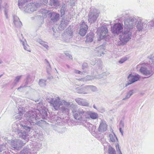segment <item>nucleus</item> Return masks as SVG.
I'll return each mask as SVG.
<instances>
[{
    "instance_id": "obj_1",
    "label": "nucleus",
    "mask_w": 154,
    "mask_h": 154,
    "mask_svg": "<svg viewBox=\"0 0 154 154\" xmlns=\"http://www.w3.org/2000/svg\"><path fill=\"white\" fill-rule=\"evenodd\" d=\"M52 97H47L46 100L48 102L53 106L56 110H58L61 107V110L64 113L68 114L70 111L69 106L71 108L72 112L74 118L81 122H86L91 118L96 119L98 117L97 113L91 111H86L81 108H78V106L74 103L71 104L70 102L64 100H60V98L57 95L52 94Z\"/></svg>"
},
{
    "instance_id": "obj_2",
    "label": "nucleus",
    "mask_w": 154,
    "mask_h": 154,
    "mask_svg": "<svg viewBox=\"0 0 154 154\" xmlns=\"http://www.w3.org/2000/svg\"><path fill=\"white\" fill-rule=\"evenodd\" d=\"M32 127L25 125L23 123L21 122L18 124L17 122L14 123L12 126V131L16 133L21 138L26 141L28 140V133L29 132Z\"/></svg>"
},
{
    "instance_id": "obj_3",
    "label": "nucleus",
    "mask_w": 154,
    "mask_h": 154,
    "mask_svg": "<svg viewBox=\"0 0 154 154\" xmlns=\"http://www.w3.org/2000/svg\"><path fill=\"white\" fill-rule=\"evenodd\" d=\"M37 110L29 111L27 112L24 115V121L23 122L25 125L28 126L29 124H36L40 119L37 114Z\"/></svg>"
},
{
    "instance_id": "obj_4",
    "label": "nucleus",
    "mask_w": 154,
    "mask_h": 154,
    "mask_svg": "<svg viewBox=\"0 0 154 154\" xmlns=\"http://www.w3.org/2000/svg\"><path fill=\"white\" fill-rule=\"evenodd\" d=\"M140 66L139 71L143 75L147 76L146 78L150 77L154 73V68L152 67V65L146 63Z\"/></svg>"
},
{
    "instance_id": "obj_5",
    "label": "nucleus",
    "mask_w": 154,
    "mask_h": 154,
    "mask_svg": "<svg viewBox=\"0 0 154 154\" xmlns=\"http://www.w3.org/2000/svg\"><path fill=\"white\" fill-rule=\"evenodd\" d=\"M39 16H41L42 18H46L48 15L51 17V20L53 22L57 21L60 19V14L56 12L51 13L49 11L45 9H42L40 10Z\"/></svg>"
},
{
    "instance_id": "obj_6",
    "label": "nucleus",
    "mask_w": 154,
    "mask_h": 154,
    "mask_svg": "<svg viewBox=\"0 0 154 154\" xmlns=\"http://www.w3.org/2000/svg\"><path fill=\"white\" fill-rule=\"evenodd\" d=\"M132 31L125 29L119 35V39L123 44H125L132 38Z\"/></svg>"
},
{
    "instance_id": "obj_7",
    "label": "nucleus",
    "mask_w": 154,
    "mask_h": 154,
    "mask_svg": "<svg viewBox=\"0 0 154 154\" xmlns=\"http://www.w3.org/2000/svg\"><path fill=\"white\" fill-rule=\"evenodd\" d=\"M136 18L131 17L125 19L124 21L125 29L132 31V29L135 27Z\"/></svg>"
},
{
    "instance_id": "obj_8",
    "label": "nucleus",
    "mask_w": 154,
    "mask_h": 154,
    "mask_svg": "<svg viewBox=\"0 0 154 154\" xmlns=\"http://www.w3.org/2000/svg\"><path fill=\"white\" fill-rule=\"evenodd\" d=\"M140 78V76L139 74H130L127 77L128 81L125 84V87H127L129 85H131L135 82L138 81Z\"/></svg>"
},
{
    "instance_id": "obj_9",
    "label": "nucleus",
    "mask_w": 154,
    "mask_h": 154,
    "mask_svg": "<svg viewBox=\"0 0 154 154\" xmlns=\"http://www.w3.org/2000/svg\"><path fill=\"white\" fill-rule=\"evenodd\" d=\"M99 16L97 10L95 9L91 8L88 15V21L90 23H94Z\"/></svg>"
},
{
    "instance_id": "obj_10",
    "label": "nucleus",
    "mask_w": 154,
    "mask_h": 154,
    "mask_svg": "<svg viewBox=\"0 0 154 154\" xmlns=\"http://www.w3.org/2000/svg\"><path fill=\"white\" fill-rule=\"evenodd\" d=\"M136 18L135 25H136V27L137 29V31H141L143 29V27L146 26V23H147V21L146 20L143 21L141 17H137Z\"/></svg>"
},
{
    "instance_id": "obj_11",
    "label": "nucleus",
    "mask_w": 154,
    "mask_h": 154,
    "mask_svg": "<svg viewBox=\"0 0 154 154\" xmlns=\"http://www.w3.org/2000/svg\"><path fill=\"white\" fill-rule=\"evenodd\" d=\"M10 145L14 149H19L26 143H24L21 140L18 139L12 140L10 141Z\"/></svg>"
},
{
    "instance_id": "obj_12",
    "label": "nucleus",
    "mask_w": 154,
    "mask_h": 154,
    "mask_svg": "<svg viewBox=\"0 0 154 154\" xmlns=\"http://www.w3.org/2000/svg\"><path fill=\"white\" fill-rule=\"evenodd\" d=\"M123 25L120 23L115 24L112 28L111 31L114 34L118 35L122 31Z\"/></svg>"
},
{
    "instance_id": "obj_13",
    "label": "nucleus",
    "mask_w": 154,
    "mask_h": 154,
    "mask_svg": "<svg viewBox=\"0 0 154 154\" xmlns=\"http://www.w3.org/2000/svg\"><path fill=\"white\" fill-rule=\"evenodd\" d=\"M98 33H99V35L101 39L105 38L107 35L108 29L106 27L102 26L98 29L97 30Z\"/></svg>"
},
{
    "instance_id": "obj_14",
    "label": "nucleus",
    "mask_w": 154,
    "mask_h": 154,
    "mask_svg": "<svg viewBox=\"0 0 154 154\" xmlns=\"http://www.w3.org/2000/svg\"><path fill=\"white\" fill-rule=\"evenodd\" d=\"M38 6V5L37 3H30L26 7L24 11L28 13L33 12L37 10Z\"/></svg>"
},
{
    "instance_id": "obj_15",
    "label": "nucleus",
    "mask_w": 154,
    "mask_h": 154,
    "mask_svg": "<svg viewBox=\"0 0 154 154\" xmlns=\"http://www.w3.org/2000/svg\"><path fill=\"white\" fill-rule=\"evenodd\" d=\"M20 42L23 47L24 49L30 52L29 46L27 44L26 41L23 36L21 34H19L18 35Z\"/></svg>"
},
{
    "instance_id": "obj_16",
    "label": "nucleus",
    "mask_w": 154,
    "mask_h": 154,
    "mask_svg": "<svg viewBox=\"0 0 154 154\" xmlns=\"http://www.w3.org/2000/svg\"><path fill=\"white\" fill-rule=\"evenodd\" d=\"M105 47L104 46L100 45L96 48L94 51V54L95 56L99 57L102 56V54H104Z\"/></svg>"
},
{
    "instance_id": "obj_17",
    "label": "nucleus",
    "mask_w": 154,
    "mask_h": 154,
    "mask_svg": "<svg viewBox=\"0 0 154 154\" xmlns=\"http://www.w3.org/2000/svg\"><path fill=\"white\" fill-rule=\"evenodd\" d=\"M75 101L80 106L85 107H88L89 106V103L86 99L77 98L75 99Z\"/></svg>"
},
{
    "instance_id": "obj_18",
    "label": "nucleus",
    "mask_w": 154,
    "mask_h": 154,
    "mask_svg": "<svg viewBox=\"0 0 154 154\" xmlns=\"http://www.w3.org/2000/svg\"><path fill=\"white\" fill-rule=\"evenodd\" d=\"M107 125L106 122L104 120H101L100 122V125L98 128V131L100 133H103L106 131Z\"/></svg>"
},
{
    "instance_id": "obj_19",
    "label": "nucleus",
    "mask_w": 154,
    "mask_h": 154,
    "mask_svg": "<svg viewBox=\"0 0 154 154\" xmlns=\"http://www.w3.org/2000/svg\"><path fill=\"white\" fill-rule=\"evenodd\" d=\"M69 22V18L66 17L63 18L60 22L59 27L61 29H64L66 28Z\"/></svg>"
},
{
    "instance_id": "obj_20",
    "label": "nucleus",
    "mask_w": 154,
    "mask_h": 154,
    "mask_svg": "<svg viewBox=\"0 0 154 154\" xmlns=\"http://www.w3.org/2000/svg\"><path fill=\"white\" fill-rule=\"evenodd\" d=\"M2 1V0H0V9L1 10L2 9V8H4V12L5 16L7 19H8V5L5 3H4L3 4Z\"/></svg>"
},
{
    "instance_id": "obj_21",
    "label": "nucleus",
    "mask_w": 154,
    "mask_h": 154,
    "mask_svg": "<svg viewBox=\"0 0 154 154\" xmlns=\"http://www.w3.org/2000/svg\"><path fill=\"white\" fill-rule=\"evenodd\" d=\"M88 29V26L85 23H83L81 26L79 34L82 36H84L87 33Z\"/></svg>"
},
{
    "instance_id": "obj_22",
    "label": "nucleus",
    "mask_w": 154,
    "mask_h": 154,
    "mask_svg": "<svg viewBox=\"0 0 154 154\" xmlns=\"http://www.w3.org/2000/svg\"><path fill=\"white\" fill-rule=\"evenodd\" d=\"M13 24L17 28L20 27L22 26V23L20 21L19 18L16 15L13 16Z\"/></svg>"
},
{
    "instance_id": "obj_23",
    "label": "nucleus",
    "mask_w": 154,
    "mask_h": 154,
    "mask_svg": "<svg viewBox=\"0 0 154 154\" xmlns=\"http://www.w3.org/2000/svg\"><path fill=\"white\" fill-rule=\"evenodd\" d=\"M31 0H19L18 1V5L19 8L22 9L25 8L27 6V3L29 2Z\"/></svg>"
},
{
    "instance_id": "obj_24",
    "label": "nucleus",
    "mask_w": 154,
    "mask_h": 154,
    "mask_svg": "<svg viewBox=\"0 0 154 154\" xmlns=\"http://www.w3.org/2000/svg\"><path fill=\"white\" fill-rule=\"evenodd\" d=\"M43 109H35V110H38L37 114L39 113L42 116V117L43 119H45L47 116L48 114L47 112L46 108L45 107H43Z\"/></svg>"
},
{
    "instance_id": "obj_25",
    "label": "nucleus",
    "mask_w": 154,
    "mask_h": 154,
    "mask_svg": "<svg viewBox=\"0 0 154 154\" xmlns=\"http://www.w3.org/2000/svg\"><path fill=\"white\" fill-rule=\"evenodd\" d=\"M101 77V76L100 75H98L95 76L88 75L85 78H81L80 80L82 81L83 82H86L88 81L92 80L95 78L100 79Z\"/></svg>"
},
{
    "instance_id": "obj_26",
    "label": "nucleus",
    "mask_w": 154,
    "mask_h": 154,
    "mask_svg": "<svg viewBox=\"0 0 154 154\" xmlns=\"http://www.w3.org/2000/svg\"><path fill=\"white\" fill-rule=\"evenodd\" d=\"M86 37V42H92L93 40V38H94L93 33L91 32L88 34L87 35Z\"/></svg>"
},
{
    "instance_id": "obj_27",
    "label": "nucleus",
    "mask_w": 154,
    "mask_h": 154,
    "mask_svg": "<svg viewBox=\"0 0 154 154\" xmlns=\"http://www.w3.org/2000/svg\"><path fill=\"white\" fill-rule=\"evenodd\" d=\"M88 129L89 131L92 133L93 132H94L96 129V126L90 123H88Z\"/></svg>"
},
{
    "instance_id": "obj_28",
    "label": "nucleus",
    "mask_w": 154,
    "mask_h": 154,
    "mask_svg": "<svg viewBox=\"0 0 154 154\" xmlns=\"http://www.w3.org/2000/svg\"><path fill=\"white\" fill-rule=\"evenodd\" d=\"M149 60V64L152 65V67L154 66V54H152L149 56L148 57Z\"/></svg>"
},
{
    "instance_id": "obj_29",
    "label": "nucleus",
    "mask_w": 154,
    "mask_h": 154,
    "mask_svg": "<svg viewBox=\"0 0 154 154\" xmlns=\"http://www.w3.org/2000/svg\"><path fill=\"white\" fill-rule=\"evenodd\" d=\"M85 88L87 90H91L93 91H97V87L93 85H86L85 86Z\"/></svg>"
},
{
    "instance_id": "obj_30",
    "label": "nucleus",
    "mask_w": 154,
    "mask_h": 154,
    "mask_svg": "<svg viewBox=\"0 0 154 154\" xmlns=\"http://www.w3.org/2000/svg\"><path fill=\"white\" fill-rule=\"evenodd\" d=\"M19 154H31V152L29 148H24Z\"/></svg>"
},
{
    "instance_id": "obj_31",
    "label": "nucleus",
    "mask_w": 154,
    "mask_h": 154,
    "mask_svg": "<svg viewBox=\"0 0 154 154\" xmlns=\"http://www.w3.org/2000/svg\"><path fill=\"white\" fill-rule=\"evenodd\" d=\"M134 93V90H132L129 91L127 94L125 98L123 99L122 100H125L126 99L129 98Z\"/></svg>"
},
{
    "instance_id": "obj_32",
    "label": "nucleus",
    "mask_w": 154,
    "mask_h": 154,
    "mask_svg": "<svg viewBox=\"0 0 154 154\" xmlns=\"http://www.w3.org/2000/svg\"><path fill=\"white\" fill-rule=\"evenodd\" d=\"M109 138L111 142H115L116 140H118L115 134L113 133L109 135Z\"/></svg>"
},
{
    "instance_id": "obj_33",
    "label": "nucleus",
    "mask_w": 154,
    "mask_h": 154,
    "mask_svg": "<svg viewBox=\"0 0 154 154\" xmlns=\"http://www.w3.org/2000/svg\"><path fill=\"white\" fill-rule=\"evenodd\" d=\"M87 90V89L85 88V86L84 88H82L78 89L77 91L78 93L85 94L87 93L86 92Z\"/></svg>"
},
{
    "instance_id": "obj_34",
    "label": "nucleus",
    "mask_w": 154,
    "mask_h": 154,
    "mask_svg": "<svg viewBox=\"0 0 154 154\" xmlns=\"http://www.w3.org/2000/svg\"><path fill=\"white\" fill-rule=\"evenodd\" d=\"M22 75H18L15 77L13 82V84L14 85L17 84L19 82L20 80L21 79Z\"/></svg>"
},
{
    "instance_id": "obj_35",
    "label": "nucleus",
    "mask_w": 154,
    "mask_h": 154,
    "mask_svg": "<svg viewBox=\"0 0 154 154\" xmlns=\"http://www.w3.org/2000/svg\"><path fill=\"white\" fill-rule=\"evenodd\" d=\"M108 152L109 154H116L115 149L110 146H109Z\"/></svg>"
},
{
    "instance_id": "obj_36",
    "label": "nucleus",
    "mask_w": 154,
    "mask_h": 154,
    "mask_svg": "<svg viewBox=\"0 0 154 154\" xmlns=\"http://www.w3.org/2000/svg\"><path fill=\"white\" fill-rule=\"evenodd\" d=\"M38 84L41 87H44L46 85V80L42 79H40Z\"/></svg>"
},
{
    "instance_id": "obj_37",
    "label": "nucleus",
    "mask_w": 154,
    "mask_h": 154,
    "mask_svg": "<svg viewBox=\"0 0 154 154\" xmlns=\"http://www.w3.org/2000/svg\"><path fill=\"white\" fill-rule=\"evenodd\" d=\"M29 78V76H28L26 78V82H25L24 84H23L21 85L19 88H17L18 90H19L21 88H24L26 87L27 86V85L28 83V79Z\"/></svg>"
},
{
    "instance_id": "obj_38",
    "label": "nucleus",
    "mask_w": 154,
    "mask_h": 154,
    "mask_svg": "<svg viewBox=\"0 0 154 154\" xmlns=\"http://www.w3.org/2000/svg\"><path fill=\"white\" fill-rule=\"evenodd\" d=\"M45 63L46 65L47 72H48V71H49L51 70V67L48 60L45 59Z\"/></svg>"
},
{
    "instance_id": "obj_39",
    "label": "nucleus",
    "mask_w": 154,
    "mask_h": 154,
    "mask_svg": "<svg viewBox=\"0 0 154 154\" xmlns=\"http://www.w3.org/2000/svg\"><path fill=\"white\" fill-rule=\"evenodd\" d=\"M50 4L51 5H54L57 7L59 5V2L57 0H50Z\"/></svg>"
},
{
    "instance_id": "obj_40",
    "label": "nucleus",
    "mask_w": 154,
    "mask_h": 154,
    "mask_svg": "<svg viewBox=\"0 0 154 154\" xmlns=\"http://www.w3.org/2000/svg\"><path fill=\"white\" fill-rule=\"evenodd\" d=\"M65 5L63 4L61 8L60 12L61 16L65 14Z\"/></svg>"
},
{
    "instance_id": "obj_41",
    "label": "nucleus",
    "mask_w": 154,
    "mask_h": 154,
    "mask_svg": "<svg viewBox=\"0 0 154 154\" xmlns=\"http://www.w3.org/2000/svg\"><path fill=\"white\" fill-rule=\"evenodd\" d=\"M18 114H23L25 112V109L23 107H19L18 108Z\"/></svg>"
},
{
    "instance_id": "obj_42",
    "label": "nucleus",
    "mask_w": 154,
    "mask_h": 154,
    "mask_svg": "<svg viewBox=\"0 0 154 154\" xmlns=\"http://www.w3.org/2000/svg\"><path fill=\"white\" fill-rule=\"evenodd\" d=\"M6 143H3V144H0V152L5 149L6 148Z\"/></svg>"
},
{
    "instance_id": "obj_43",
    "label": "nucleus",
    "mask_w": 154,
    "mask_h": 154,
    "mask_svg": "<svg viewBox=\"0 0 154 154\" xmlns=\"http://www.w3.org/2000/svg\"><path fill=\"white\" fill-rule=\"evenodd\" d=\"M43 107H45L43 106V103L42 102L39 103L37 104V108L38 109H43Z\"/></svg>"
},
{
    "instance_id": "obj_44",
    "label": "nucleus",
    "mask_w": 154,
    "mask_h": 154,
    "mask_svg": "<svg viewBox=\"0 0 154 154\" xmlns=\"http://www.w3.org/2000/svg\"><path fill=\"white\" fill-rule=\"evenodd\" d=\"M116 148L117 152L119 154H122L120 150V149L119 146V145L118 143L116 145Z\"/></svg>"
},
{
    "instance_id": "obj_45",
    "label": "nucleus",
    "mask_w": 154,
    "mask_h": 154,
    "mask_svg": "<svg viewBox=\"0 0 154 154\" xmlns=\"http://www.w3.org/2000/svg\"><path fill=\"white\" fill-rule=\"evenodd\" d=\"M74 72L75 73H76V74L78 73V74H79L80 75H82V74H83V72L85 73V72H81L79 70H76V69H75L74 71Z\"/></svg>"
},
{
    "instance_id": "obj_46",
    "label": "nucleus",
    "mask_w": 154,
    "mask_h": 154,
    "mask_svg": "<svg viewBox=\"0 0 154 154\" xmlns=\"http://www.w3.org/2000/svg\"><path fill=\"white\" fill-rule=\"evenodd\" d=\"M147 25L149 26H154V20L151 21L147 23Z\"/></svg>"
},
{
    "instance_id": "obj_47",
    "label": "nucleus",
    "mask_w": 154,
    "mask_h": 154,
    "mask_svg": "<svg viewBox=\"0 0 154 154\" xmlns=\"http://www.w3.org/2000/svg\"><path fill=\"white\" fill-rule=\"evenodd\" d=\"M42 45L46 49L48 50L49 48V46L45 42H44L43 44H42Z\"/></svg>"
},
{
    "instance_id": "obj_48",
    "label": "nucleus",
    "mask_w": 154,
    "mask_h": 154,
    "mask_svg": "<svg viewBox=\"0 0 154 154\" xmlns=\"http://www.w3.org/2000/svg\"><path fill=\"white\" fill-rule=\"evenodd\" d=\"M127 60V58H124L121 59L119 61V63H124Z\"/></svg>"
},
{
    "instance_id": "obj_49",
    "label": "nucleus",
    "mask_w": 154,
    "mask_h": 154,
    "mask_svg": "<svg viewBox=\"0 0 154 154\" xmlns=\"http://www.w3.org/2000/svg\"><path fill=\"white\" fill-rule=\"evenodd\" d=\"M65 55L67 57H68V58L70 59H72V56L69 53L66 52L65 53Z\"/></svg>"
},
{
    "instance_id": "obj_50",
    "label": "nucleus",
    "mask_w": 154,
    "mask_h": 154,
    "mask_svg": "<svg viewBox=\"0 0 154 154\" xmlns=\"http://www.w3.org/2000/svg\"><path fill=\"white\" fill-rule=\"evenodd\" d=\"M17 116H15V118L16 119H18L19 120L22 117L23 114H19Z\"/></svg>"
},
{
    "instance_id": "obj_51",
    "label": "nucleus",
    "mask_w": 154,
    "mask_h": 154,
    "mask_svg": "<svg viewBox=\"0 0 154 154\" xmlns=\"http://www.w3.org/2000/svg\"><path fill=\"white\" fill-rule=\"evenodd\" d=\"M88 66V65L87 63H84L82 65V69H84L85 68H87Z\"/></svg>"
},
{
    "instance_id": "obj_52",
    "label": "nucleus",
    "mask_w": 154,
    "mask_h": 154,
    "mask_svg": "<svg viewBox=\"0 0 154 154\" xmlns=\"http://www.w3.org/2000/svg\"><path fill=\"white\" fill-rule=\"evenodd\" d=\"M124 126V122L121 121L119 123V128H123Z\"/></svg>"
},
{
    "instance_id": "obj_53",
    "label": "nucleus",
    "mask_w": 154,
    "mask_h": 154,
    "mask_svg": "<svg viewBox=\"0 0 154 154\" xmlns=\"http://www.w3.org/2000/svg\"><path fill=\"white\" fill-rule=\"evenodd\" d=\"M101 142L103 144V145L104 146H105V145L104 144H105L106 143V144H108V143H107L106 142V141H105V139L103 138H102L101 139Z\"/></svg>"
},
{
    "instance_id": "obj_54",
    "label": "nucleus",
    "mask_w": 154,
    "mask_h": 154,
    "mask_svg": "<svg viewBox=\"0 0 154 154\" xmlns=\"http://www.w3.org/2000/svg\"><path fill=\"white\" fill-rule=\"evenodd\" d=\"M37 42H38V43H39L41 45L42 44H43L44 42H43L40 39H38Z\"/></svg>"
},
{
    "instance_id": "obj_55",
    "label": "nucleus",
    "mask_w": 154,
    "mask_h": 154,
    "mask_svg": "<svg viewBox=\"0 0 154 154\" xmlns=\"http://www.w3.org/2000/svg\"><path fill=\"white\" fill-rule=\"evenodd\" d=\"M76 0H69L70 3L72 5L75 4V2Z\"/></svg>"
},
{
    "instance_id": "obj_56",
    "label": "nucleus",
    "mask_w": 154,
    "mask_h": 154,
    "mask_svg": "<svg viewBox=\"0 0 154 154\" xmlns=\"http://www.w3.org/2000/svg\"><path fill=\"white\" fill-rule=\"evenodd\" d=\"M90 63L91 65H94L96 63V61L94 60V61H91Z\"/></svg>"
},
{
    "instance_id": "obj_57",
    "label": "nucleus",
    "mask_w": 154,
    "mask_h": 154,
    "mask_svg": "<svg viewBox=\"0 0 154 154\" xmlns=\"http://www.w3.org/2000/svg\"><path fill=\"white\" fill-rule=\"evenodd\" d=\"M122 128H119V131L122 135H123V130H122Z\"/></svg>"
},
{
    "instance_id": "obj_58",
    "label": "nucleus",
    "mask_w": 154,
    "mask_h": 154,
    "mask_svg": "<svg viewBox=\"0 0 154 154\" xmlns=\"http://www.w3.org/2000/svg\"><path fill=\"white\" fill-rule=\"evenodd\" d=\"M72 33L71 31H70L69 33V35H68L69 36L70 38L72 37Z\"/></svg>"
},
{
    "instance_id": "obj_59",
    "label": "nucleus",
    "mask_w": 154,
    "mask_h": 154,
    "mask_svg": "<svg viewBox=\"0 0 154 154\" xmlns=\"http://www.w3.org/2000/svg\"><path fill=\"white\" fill-rule=\"evenodd\" d=\"M44 4H46L48 2V0H43Z\"/></svg>"
},
{
    "instance_id": "obj_60",
    "label": "nucleus",
    "mask_w": 154,
    "mask_h": 154,
    "mask_svg": "<svg viewBox=\"0 0 154 154\" xmlns=\"http://www.w3.org/2000/svg\"><path fill=\"white\" fill-rule=\"evenodd\" d=\"M103 75H108L109 74V73L108 72H107V73H106V72H105V73H103Z\"/></svg>"
},
{
    "instance_id": "obj_61",
    "label": "nucleus",
    "mask_w": 154,
    "mask_h": 154,
    "mask_svg": "<svg viewBox=\"0 0 154 154\" xmlns=\"http://www.w3.org/2000/svg\"><path fill=\"white\" fill-rule=\"evenodd\" d=\"M93 107L95 109H97V108L96 106H95V105H94L93 106Z\"/></svg>"
},
{
    "instance_id": "obj_62",
    "label": "nucleus",
    "mask_w": 154,
    "mask_h": 154,
    "mask_svg": "<svg viewBox=\"0 0 154 154\" xmlns=\"http://www.w3.org/2000/svg\"><path fill=\"white\" fill-rule=\"evenodd\" d=\"M66 66L68 68H70V66L66 64Z\"/></svg>"
},
{
    "instance_id": "obj_63",
    "label": "nucleus",
    "mask_w": 154,
    "mask_h": 154,
    "mask_svg": "<svg viewBox=\"0 0 154 154\" xmlns=\"http://www.w3.org/2000/svg\"><path fill=\"white\" fill-rule=\"evenodd\" d=\"M4 139H5V140H8V138L7 137H6V138H4Z\"/></svg>"
},
{
    "instance_id": "obj_64",
    "label": "nucleus",
    "mask_w": 154,
    "mask_h": 154,
    "mask_svg": "<svg viewBox=\"0 0 154 154\" xmlns=\"http://www.w3.org/2000/svg\"><path fill=\"white\" fill-rule=\"evenodd\" d=\"M2 63V60H0V64Z\"/></svg>"
}]
</instances>
